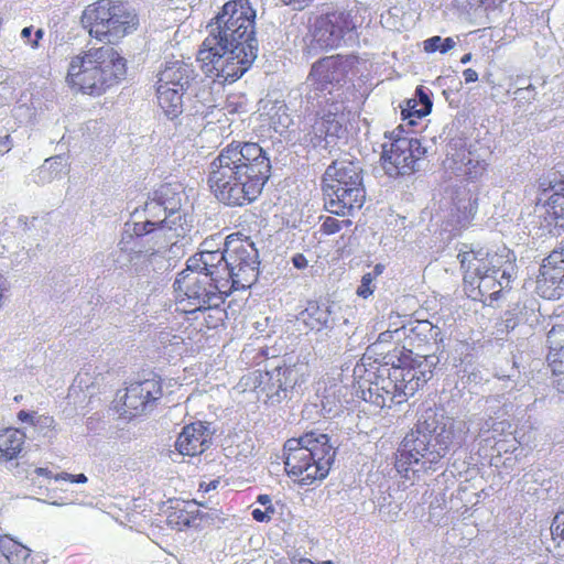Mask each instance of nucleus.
Returning a JSON list of instances; mask_svg holds the SVG:
<instances>
[{
  "instance_id": "58",
  "label": "nucleus",
  "mask_w": 564,
  "mask_h": 564,
  "mask_svg": "<svg viewBox=\"0 0 564 564\" xmlns=\"http://www.w3.org/2000/svg\"><path fill=\"white\" fill-rule=\"evenodd\" d=\"M383 265L382 264H377L373 270H372V275H373V279H376L377 276H379L382 272H383Z\"/></svg>"
},
{
  "instance_id": "45",
  "label": "nucleus",
  "mask_w": 564,
  "mask_h": 564,
  "mask_svg": "<svg viewBox=\"0 0 564 564\" xmlns=\"http://www.w3.org/2000/svg\"><path fill=\"white\" fill-rule=\"evenodd\" d=\"M372 281V273H365L361 278V284L357 290V294L364 299H367L369 295H371L373 293V289L371 288Z\"/></svg>"
},
{
  "instance_id": "1",
  "label": "nucleus",
  "mask_w": 564,
  "mask_h": 564,
  "mask_svg": "<svg viewBox=\"0 0 564 564\" xmlns=\"http://www.w3.org/2000/svg\"><path fill=\"white\" fill-rule=\"evenodd\" d=\"M256 10L249 0L226 2L206 29L197 61L206 76L220 83H234L258 56Z\"/></svg>"
},
{
  "instance_id": "6",
  "label": "nucleus",
  "mask_w": 564,
  "mask_h": 564,
  "mask_svg": "<svg viewBox=\"0 0 564 564\" xmlns=\"http://www.w3.org/2000/svg\"><path fill=\"white\" fill-rule=\"evenodd\" d=\"M227 253V279L230 288L245 290L250 288L259 275L258 250L253 242L228 236L225 240Z\"/></svg>"
},
{
  "instance_id": "46",
  "label": "nucleus",
  "mask_w": 564,
  "mask_h": 564,
  "mask_svg": "<svg viewBox=\"0 0 564 564\" xmlns=\"http://www.w3.org/2000/svg\"><path fill=\"white\" fill-rule=\"evenodd\" d=\"M512 273H513V265L511 264L510 260L503 259V262L501 264L500 272H499L500 278H498V280H501L503 282V289L509 286L511 279H512Z\"/></svg>"
},
{
  "instance_id": "37",
  "label": "nucleus",
  "mask_w": 564,
  "mask_h": 564,
  "mask_svg": "<svg viewBox=\"0 0 564 564\" xmlns=\"http://www.w3.org/2000/svg\"><path fill=\"white\" fill-rule=\"evenodd\" d=\"M456 42L452 37L442 39L441 36H433L424 41V50L429 53L441 52L442 54L447 53L454 48Z\"/></svg>"
},
{
  "instance_id": "13",
  "label": "nucleus",
  "mask_w": 564,
  "mask_h": 564,
  "mask_svg": "<svg viewBox=\"0 0 564 564\" xmlns=\"http://www.w3.org/2000/svg\"><path fill=\"white\" fill-rule=\"evenodd\" d=\"M323 182H348V192H340L341 197L349 202L350 206L362 207L366 199V191L362 183V169L350 160H337L330 164L324 174Z\"/></svg>"
},
{
  "instance_id": "15",
  "label": "nucleus",
  "mask_w": 564,
  "mask_h": 564,
  "mask_svg": "<svg viewBox=\"0 0 564 564\" xmlns=\"http://www.w3.org/2000/svg\"><path fill=\"white\" fill-rule=\"evenodd\" d=\"M462 269H464V282L475 285L476 281L490 274H499L503 256L490 253L484 248L462 249L458 253Z\"/></svg>"
},
{
  "instance_id": "50",
  "label": "nucleus",
  "mask_w": 564,
  "mask_h": 564,
  "mask_svg": "<svg viewBox=\"0 0 564 564\" xmlns=\"http://www.w3.org/2000/svg\"><path fill=\"white\" fill-rule=\"evenodd\" d=\"M292 263L296 269L303 270L308 265L307 259L302 253H296L292 258Z\"/></svg>"
},
{
  "instance_id": "61",
  "label": "nucleus",
  "mask_w": 564,
  "mask_h": 564,
  "mask_svg": "<svg viewBox=\"0 0 564 564\" xmlns=\"http://www.w3.org/2000/svg\"><path fill=\"white\" fill-rule=\"evenodd\" d=\"M217 485H218V481H217V480L209 482V484L206 486L205 491H209V490H212V489H215V488L217 487Z\"/></svg>"
},
{
  "instance_id": "59",
  "label": "nucleus",
  "mask_w": 564,
  "mask_h": 564,
  "mask_svg": "<svg viewBox=\"0 0 564 564\" xmlns=\"http://www.w3.org/2000/svg\"><path fill=\"white\" fill-rule=\"evenodd\" d=\"M18 417L21 421H26V420H29L30 414L28 412H25V411H20L19 414H18Z\"/></svg>"
},
{
  "instance_id": "60",
  "label": "nucleus",
  "mask_w": 564,
  "mask_h": 564,
  "mask_svg": "<svg viewBox=\"0 0 564 564\" xmlns=\"http://www.w3.org/2000/svg\"><path fill=\"white\" fill-rule=\"evenodd\" d=\"M470 59H471V54H470V53H467V54H465V55L460 58V63H462V64H467V63H469V62H470Z\"/></svg>"
},
{
  "instance_id": "5",
  "label": "nucleus",
  "mask_w": 564,
  "mask_h": 564,
  "mask_svg": "<svg viewBox=\"0 0 564 564\" xmlns=\"http://www.w3.org/2000/svg\"><path fill=\"white\" fill-rule=\"evenodd\" d=\"M82 24L90 36L110 44L135 31L139 19L122 2L98 0L85 8Z\"/></svg>"
},
{
  "instance_id": "12",
  "label": "nucleus",
  "mask_w": 564,
  "mask_h": 564,
  "mask_svg": "<svg viewBox=\"0 0 564 564\" xmlns=\"http://www.w3.org/2000/svg\"><path fill=\"white\" fill-rule=\"evenodd\" d=\"M299 371L296 366H273L263 372L258 371L254 388L263 392L268 400L281 402L297 383Z\"/></svg>"
},
{
  "instance_id": "32",
  "label": "nucleus",
  "mask_w": 564,
  "mask_h": 564,
  "mask_svg": "<svg viewBox=\"0 0 564 564\" xmlns=\"http://www.w3.org/2000/svg\"><path fill=\"white\" fill-rule=\"evenodd\" d=\"M25 435L18 429L0 431V459L11 460L22 451Z\"/></svg>"
},
{
  "instance_id": "23",
  "label": "nucleus",
  "mask_w": 564,
  "mask_h": 564,
  "mask_svg": "<svg viewBox=\"0 0 564 564\" xmlns=\"http://www.w3.org/2000/svg\"><path fill=\"white\" fill-rule=\"evenodd\" d=\"M210 435L202 423L186 425L178 435L175 447L182 455L195 456L209 447Z\"/></svg>"
},
{
  "instance_id": "44",
  "label": "nucleus",
  "mask_w": 564,
  "mask_h": 564,
  "mask_svg": "<svg viewBox=\"0 0 564 564\" xmlns=\"http://www.w3.org/2000/svg\"><path fill=\"white\" fill-rule=\"evenodd\" d=\"M417 102L415 101V99H409L406 101V105L405 107H402V116L404 119H409V123L410 124H415V119L414 118H417V112L415 110H420V106L416 105Z\"/></svg>"
},
{
  "instance_id": "7",
  "label": "nucleus",
  "mask_w": 564,
  "mask_h": 564,
  "mask_svg": "<svg viewBox=\"0 0 564 564\" xmlns=\"http://www.w3.org/2000/svg\"><path fill=\"white\" fill-rule=\"evenodd\" d=\"M173 286L188 299L194 306L193 311L218 307L227 294L225 283L215 282L202 271H187V267L177 274Z\"/></svg>"
},
{
  "instance_id": "11",
  "label": "nucleus",
  "mask_w": 564,
  "mask_h": 564,
  "mask_svg": "<svg viewBox=\"0 0 564 564\" xmlns=\"http://www.w3.org/2000/svg\"><path fill=\"white\" fill-rule=\"evenodd\" d=\"M433 423L429 421L419 422L415 430L409 432L398 449L397 467L404 468L406 464H419L425 469H432L434 464H431L432 457V431Z\"/></svg>"
},
{
  "instance_id": "54",
  "label": "nucleus",
  "mask_w": 564,
  "mask_h": 564,
  "mask_svg": "<svg viewBox=\"0 0 564 564\" xmlns=\"http://www.w3.org/2000/svg\"><path fill=\"white\" fill-rule=\"evenodd\" d=\"M257 501L261 503L262 506L267 507H273L271 503V497L269 495H260L258 496Z\"/></svg>"
},
{
  "instance_id": "26",
  "label": "nucleus",
  "mask_w": 564,
  "mask_h": 564,
  "mask_svg": "<svg viewBox=\"0 0 564 564\" xmlns=\"http://www.w3.org/2000/svg\"><path fill=\"white\" fill-rule=\"evenodd\" d=\"M389 386H392L403 399L414 395L423 386L420 377L409 366H392L388 373Z\"/></svg>"
},
{
  "instance_id": "29",
  "label": "nucleus",
  "mask_w": 564,
  "mask_h": 564,
  "mask_svg": "<svg viewBox=\"0 0 564 564\" xmlns=\"http://www.w3.org/2000/svg\"><path fill=\"white\" fill-rule=\"evenodd\" d=\"M455 170L459 175L468 180L476 181L480 178L487 170V162L473 151H463L454 158Z\"/></svg>"
},
{
  "instance_id": "40",
  "label": "nucleus",
  "mask_w": 564,
  "mask_h": 564,
  "mask_svg": "<svg viewBox=\"0 0 564 564\" xmlns=\"http://www.w3.org/2000/svg\"><path fill=\"white\" fill-rule=\"evenodd\" d=\"M457 209L464 214L466 219L473 218L478 210L477 195L469 194L467 202L465 199H459L457 203Z\"/></svg>"
},
{
  "instance_id": "8",
  "label": "nucleus",
  "mask_w": 564,
  "mask_h": 564,
  "mask_svg": "<svg viewBox=\"0 0 564 564\" xmlns=\"http://www.w3.org/2000/svg\"><path fill=\"white\" fill-rule=\"evenodd\" d=\"M426 153L416 138L400 135L393 130L390 132V141L382 144V167L389 176L411 174L415 171V164Z\"/></svg>"
},
{
  "instance_id": "2",
  "label": "nucleus",
  "mask_w": 564,
  "mask_h": 564,
  "mask_svg": "<svg viewBox=\"0 0 564 564\" xmlns=\"http://www.w3.org/2000/svg\"><path fill=\"white\" fill-rule=\"evenodd\" d=\"M270 172V160L258 143L232 142L209 164L208 183L219 202L242 206L258 197Z\"/></svg>"
},
{
  "instance_id": "52",
  "label": "nucleus",
  "mask_w": 564,
  "mask_h": 564,
  "mask_svg": "<svg viewBox=\"0 0 564 564\" xmlns=\"http://www.w3.org/2000/svg\"><path fill=\"white\" fill-rule=\"evenodd\" d=\"M400 330H401L400 328H397L394 330L388 329L379 335L378 341H380V343L388 341L390 338H392L393 334H399Z\"/></svg>"
},
{
  "instance_id": "63",
  "label": "nucleus",
  "mask_w": 564,
  "mask_h": 564,
  "mask_svg": "<svg viewBox=\"0 0 564 564\" xmlns=\"http://www.w3.org/2000/svg\"><path fill=\"white\" fill-rule=\"evenodd\" d=\"M529 89H532V86H531V85H530V86H528L527 88H519V89L517 90V94H519V95H520V94H521V93H523L524 90H529Z\"/></svg>"
},
{
  "instance_id": "25",
  "label": "nucleus",
  "mask_w": 564,
  "mask_h": 564,
  "mask_svg": "<svg viewBox=\"0 0 564 564\" xmlns=\"http://www.w3.org/2000/svg\"><path fill=\"white\" fill-rule=\"evenodd\" d=\"M323 192H324V202L325 208L337 216H347L351 215L355 209H360L361 207L350 206L349 202L344 197H341L340 192H346L350 183L348 182H323Z\"/></svg>"
},
{
  "instance_id": "39",
  "label": "nucleus",
  "mask_w": 564,
  "mask_h": 564,
  "mask_svg": "<svg viewBox=\"0 0 564 564\" xmlns=\"http://www.w3.org/2000/svg\"><path fill=\"white\" fill-rule=\"evenodd\" d=\"M319 119L323 121L326 134L328 137L338 138L344 132L343 124L336 113L328 112L319 117Z\"/></svg>"
},
{
  "instance_id": "4",
  "label": "nucleus",
  "mask_w": 564,
  "mask_h": 564,
  "mask_svg": "<svg viewBox=\"0 0 564 564\" xmlns=\"http://www.w3.org/2000/svg\"><path fill=\"white\" fill-rule=\"evenodd\" d=\"M285 470L303 486L324 479L335 460L336 449L326 434L306 433L288 440L284 445Z\"/></svg>"
},
{
  "instance_id": "18",
  "label": "nucleus",
  "mask_w": 564,
  "mask_h": 564,
  "mask_svg": "<svg viewBox=\"0 0 564 564\" xmlns=\"http://www.w3.org/2000/svg\"><path fill=\"white\" fill-rule=\"evenodd\" d=\"M153 196L159 202L165 215V224L170 226V230H174L175 237L185 235V218L181 213L184 192L181 184H163L154 193Z\"/></svg>"
},
{
  "instance_id": "10",
  "label": "nucleus",
  "mask_w": 564,
  "mask_h": 564,
  "mask_svg": "<svg viewBox=\"0 0 564 564\" xmlns=\"http://www.w3.org/2000/svg\"><path fill=\"white\" fill-rule=\"evenodd\" d=\"M347 66V61L339 55L327 56L316 62L307 78V84L312 87L307 98L316 100L318 106L323 102L319 100L321 97L328 102L330 99L327 95H332L345 80Z\"/></svg>"
},
{
  "instance_id": "43",
  "label": "nucleus",
  "mask_w": 564,
  "mask_h": 564,
  "mask_svg": "<svg viewBox=\"0 0 564 564\" xmlns=\"http://www.w3.org/2000/svg\"><path fill=\"white\" fill-rule=\"evenodd\" d=\"M551 533L553 539L561 538L564 540V509L555 514L551 525Z\"/></svg>"
},
{
  "instance_id": "33",
  "label": "nucleus",
  "mask_w": 564,
  "mask_h": 564,
  "mask_svg": "<svg viewBox=\"0 0 564 564\" xmlns=\"http://www.w3.org/2000/svg\"><path fill=\"white\" fill-rule=\"evenodd\" d=\"M327 138L323 121H321L319 117H314L310 118V122L305 124L301 141L307 147L317 148L325 147L323 142Z\"/></svg>"
},
{
  "instance_id": "9",
  "label": "nucleus",
  "mask_w": 564,
  "mask_h": 564,
  "mask_svg": "<svg viewBox=\"0 0 564 564\" xmlns=\"http://www.w3.org/2000/svg\"><path fill=\"white\" fill-rule=\"evenodd\" d=\"M356 17L350 11H333L319 17L313 31V43L323 50L338 48L354 40Z\"/></svg>"
},
{
  "instance_id": "48",
  "label": "nucleus",
  "mask_w": 564,
  "mask_h": 564,
  "mask_svg": "<svg viewBox=\"0 0 564 564\" xmlns=\"http://www.w3.org/2000/svg\"><path fill=\"white\" fill-rule=\"evenodd\" d=\"M55 480H67L75 484H85L87 482V477L84 474L72 475L68 473H61L54 476Z\"/></svg>"
},
{
  "instance_id": "53",
  "label": "nucleus",
  "mask_w": 564,
  "mask_h": 564,
  "mask_svg": "<svg viewBox=\"0 0 564 564\" xmlns=\"http://www.w3.org/2000/svg\"><path fill=\"white\" fill-rule=\"evenodd\" d=\"M285 4H292L295 9H302L311 0H283Z\"/></svg>"
},
{
  "instance_id": "22",
  "label": "nucleus",
  "mask_w": 564,
  "mask_h": 564,
  "mask_svg": "<svg viewBox=\"0 0 564 564\" xmlns=\"http://www.w3.org/2000/svg\"><path fill=\"white\" fill-rule=\"evenodd\" d=\"M430 423H433L431 426L433 447L431 464H436L446 455L448 448L457 438L455 431L462 432L465 423L456 422L452 419H442L441 421L433 419Z\"/></svg>"
},
{
  "instance_id": "35",
  "label": "nucleus",
  "mask_w": 564,
  "mask_h": 564,
  "mask_svg": "<svg viewBox=\"0 0 564 564\" xmlns=\"http://www.w3.org/2000/svg\"><path fill=\"white\" fill-rule=\"evenodd\" d=\"M438 364V358L435 355L421 356L419 359H415L410 368L416 372V376L420 377L421 382L426 383L433 376V370Z\"/></svg>"
},
{
  "instance_id": "64",
  "label": "nucleus",
  "mask_w": 564,
  "mask_h": 564,
  "mask_svg": "<svg viewBox=\"0 0 564 564\" xmlns=\"http://www.w3.org/2000/svg\"><path fill=\"white\" fill-rule=\"evenodd\" d=\"M139 214L140 212L138 209H135L133 213H132V217L133 218H139Z\"/></svg>"
},
{
  "instance_id": "28",
  "label": "nucleus",
  "mask_w": 564,
  "mask_h": 564,
  "mask_svg": "<svg viewBox=\"0 0 564 564\" xmlns=\"http://www.w3.org/2000/svg\"><path fill=\"white\" fill-rule=\"evenodd\" d=\"M0 554L8 564H43L31 556V550L8 535L0 536Z\"/></svg>"
},
{
  "instance_id": "49",
  "label": "nucleus",
  "mask_w": 564,
  "mask_h": 564,
  "mask_svg": "<svg viewBox=\"0 0 564 564\" xmlns=\"http://www.w3.org/2000/svg\"><path fill=\"white\" fill-rule=\"evenodd\" d=\"M217 239H220V237H210V238H207L205 239L202 245H200V250L199 252H213L215 251V247H217L218 245L216 243V240Z\"/></svg>"
},
{
  "instance_id": "41",
  "label": "nucleus",
  "mask_w": 564,
  "mask_h": 564,
  "mask_svg": "<svg viewBox=\"0 0 564 564\" xmlns=\"http://www.w3.org/2000/svg\"><path fill=\"white\" fill-rule=\"evenodd\" d=\"M415 96L416 105L420 106V110L415 111L417 112V119H421L431 112L433 104L423 88H416Z\"/></svg>"
},
{
  "instance_id": "55",
  "label": "nucleus",
  "mask_w": 564,
  "mask_h": 564,
  "mask_svg": "<svg viewBox=\"0 0 564 564\" xmlns=\"http://www.w3.org/2000/svg\"><path fill=\"white\" fill-rule=\"evenodd\" d=\"M32 32H33V28L32 26H26L24 28L22 31H21V37L26 42V43H30V37L32 35Z\"/></svg>"
},
{
  "instance_id": "17",
  "label": "nucleus",
  "mask_w": 564,
  "mask_h": 564,
  "mask_svg": "<svg viewBox=\"0 0 564 564\" xmlns=\"http://www.w3.org/2000/svg\"><path fill=\"white\" fill-rule=\"evenodd\" d=\"M162 397V386L158 378L152 377L131 383L123 397V405L130 416L145 412Z\"/></svg>"
},
{
  "instance_id": "38",
  "label": "nucleus",
  "mask_w": 564,
  "mask_h": 564,
  "mask_svg": "<svg viewBox=\"0 0 564 564\" xmlns=\"http://www.w3.org/2000/svg\"><path fill=\"white\" fill-rule=\"evenodd\" d=\"M549 352H558L564 349V324L554 325L547 332Z\"/></svg>"
},
{
  "instance_id": "36",
  "label": "nucleus",
  "mask_w": 564,
  "mask_h": 564,
  "mask_svg": "<svg viewBox=\"0 0 564 564\" xmlns=\"http://www.w3.org/2000/svg\"><path fill=\"white\" fill-rule=\"evenodd\" d=\"M475 284L481 295H489L492 300H497L503 290V282L498 280V274L482 276Z\"/></svg>"
},
{
  "instance_id": "20",
  "label": "nucleus",
  "mask_w": 564,
  "mask_h": 564,
  "mask_svg": "<svg viewBox=\"0 0 564 564\" xmlns=\"http://www.w3.org/2000/svg\"><path fill=\"white\" fill-rule=\"evenodd\" d=\"M142 213L144 220H135L133 224V232L137 236L155 234L158 238L163 237L166 241L175 238L174 230H170V226L165 224V215L169 214L164 212L154 196L144 203Z\"/></svg>"
},
{
  "instance_id": "30",
  "label": "nucleus",
  "mask_w": 564,
  "mask_h": 564,
  "mask_svg": "<svg viewBox=\"0 0 564 564\" xmlns=\"http://www.w3.org/2000/svg\"><path fill=\"white\" fill-rule=\"evenodd\" d=\"M183 91L174 87L158 84V102L164 113L174 119L183 111Z\"/></svg>"
},
{
  "instance_id": "3",
  "label": "nucleus",
  "mask_w": 564,
  "mask_h": 564,
  "mask_svg": "<svg viewBox=\"0 0 564 564\" xmlns=\"http://www.w3.org/2000/svg\"><path fill=\"white\" fill-rule=\"evenodd\" d=\"M124 58L110 45L91 47L70 58L67 83L78 91L100 96L126 75Z\"/></svg>"
},
{
  "instance_id": "31",
  "label": "nucleus",
  "mask_w": 564,
  "mask_h": 564,
  "mask_svg": "<svg viewBox=\"0 0 564 564\" xmlns=\"http://www.w3.org/2000/svg\"><path fill=\"white\" fill-rule=\"evenodd\" d=\"M364 400L373 403L379 408H390L391 404H401L405 399L398 393L389 381L386 386L379 387L378 383L370 387L367 392H364Z\"/></svg>"
},
{
  "instance_id": "21",
  "label": "nucleus",
  "mask_w": 564,
  "mask_h": 564,
  "mask_svg": "<svg viewBox=\"0 0 564 564\" xmlns=\"http://www.w3.org/2000/svg\"><path fill=\"white\" fill-rule=\"evenodd\" d=\"M227 253L226 248L220 250L218 247L213 252H198L189 257L186 261L187 271H202L215 282H223L228 285L227 279Z\"/></svg>"
},
{
  "instance_id": "62",
  "label": "nucleus",
  "mask_w": 564,
  "mask_h": 564,
  "mask_svg": "<svg viewBox=\"0 0 564 564\" xmlns=\"http://www.w3.org/2000/svg\"><path fill=\"white\" fill-rule=\"evenodd\" d=\"M299 564H315L314 562H312L311 560L308 558H301L299 561Z\"/></svg>"
},
{
  "instance_id": "47",
  "label": "nucleus",
  "mask_w": 564,
  "mask_h": 564,
  "mask_svg": "<svg viewBox=\"0 0 564 564\" xmlns=\"http://www.w3.org/2000/svg\"><path fill=\"white\" fill-rule=\"evenodd\" d=\"M274 513L273 507H267L265 510L254 509L252 511V518L258 522H269L271 520V516Z\"/></svg>"
},
{
  "instance_id": "24",
  "label": "nucleus",
  "mask_w": 564,
  "mask_h": 564,
  "mask_svg": "<svg viewBox=\"0 0 564 564\" xmlns=\"http://www.w3.org/2000/svg\"><path fill=\"white\" fill-rule=\"evenodd\" d=\"M194 78L195 72L192 65L175 59L166 62L164 68L159 73L158 84L186 90Z\"/></svg>"
},
{
  "instance_id": "51",
  "label": "nucleus",
  "mask_w": 564,
  "mask_h": 564,
  "mask_svg": "<svg viewBox=\"0 0 564 564\" xmlns=\"http://www.w3.org/2000/svg\"><path fill=\"white\" fill-rule=\"evenodd\" d=\"M463 76H464L465 83H467V84L474 83V82H476L478 79V74L473 68L465 69L463 72Z\"/></svg>"
},
{
  "instance_id": "56",
  "label": "nucleus",
  "mask_w": 564,
  "mask_h": 564,
  "mask_svg": "<svg viewBox=\"0 0 564 564\" xmlns=\"http://www.w3.org/2000/svg\"><path fill=\"white\" fill-rule=\"evenodd\" d=\"M34 474H36L37 476H43V477H52V471L47 468H43V467H37L33 470Z\"/></svg>"
},
{
  "instance_id": "34",
  "label": "nucleus",
  "mask_w": 564,
  "mask_h": 564,
  "mask_svg": "<svg viewBox=\"0 0 564 564\" xmlns=\"http://www.w3.org/2000/svg\"><path fill=\"white\" fill-rule=\"evenodd\" d=\"M68 172L67 160L63 155L46 159L40 169L42 181L51 182L61 178Z\"/></svg>"
},
{
  "instance_id": "57",
  "label": "nucleus",
  "mask_w": 564,
  "mask_h": 564,
  "mask_svg": "<svg viewBox=\"0 0 564 564\" xmlns=\"http://www.w3.org/2000/svg\"><path fill=\"white\" fill-rule=\"evenodd\" d=\"M43 34H44V32H43V30H42V29H39V30H36V31H35V39H34V40H32V41L30 42V45H31L33 48H34V47H37V45H39V40L43 37Z\"/></svg>"
},
{
  "instance_id": "19",
  "label": "nucleus",
  "mask_w": 564,
  "mask_h": 564,
  "mask_svg": "<svg viewBox=\"0 0 564 564\" xmlns=\"http://www.w3.org/2000/svg\"><path fill=\"white\" fill-rule=\"evenodd\" d=\"M536 284L543 296L549 299L564 293V251L553 250L543 260Z\"/></svg>"
},
{
  "instance_id": "27",
  "label": "nucleus",
  "mask_w": 564,
  "mask_h": 564,
  "mask_svg": "<svg viewBox=\"0 0 564 564\" xmlns=\"http://www.w3.org/2000/svg\"><path fill=\"white\" fill-rule=\"evenodd\" d=\"M332 310L326 303L308 301L305 308L302 310L296 319L308 330L319 332L329 327Z\"/></svg>"
},
{
  "instance_id": "16",
  "label": "nucleus",
  "mask_w": 564,
  "mask_h": 564,
  "mask_svg": "<svg viewBox=\"0 0 564 564\" xmlns=\"http://www.w3.org/2000/svg\"><path fill=\"white\" fill-rule=\"evenodd\" d=\"M550 232L560 235L564 230V184L550 185L538 198L535 209Z\"/></svg>"
},
{
  "instance_id": "14",
  "label": "nucleus",
  "mask_w": 564,
  "mask_h": 564,
  "mask_svg": "<svg viewBox=\"0 0 564 564\" xmlns=\"http://www.w3.org/2000/svg\"><path fill=\"white\" fill-rule=\"evenodd\" d=\"M161 248L151 252L137 251L130 256L129 292L145 295L155 290L154 263L162 258L160 254Z\"/></svg>"
},
{
  "instance_id": "42",
  "label": "nucleus",
  "mask_w": 564,
  "mask_h": 564,
  "mask_svg": "<svg viewBox=\"0 0 564 564\" xmlns=\"http://www.w3.org/2000/svg\"><path fill=\"white\" fill-rule=\"evenodd\" d=\"M343 225L348 227L351 225V221L348 219L339 221L336 218L326 217L322 224V231L326 235H333L338 232L341 229Z\"/></svg>"
}]
</instances>
